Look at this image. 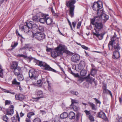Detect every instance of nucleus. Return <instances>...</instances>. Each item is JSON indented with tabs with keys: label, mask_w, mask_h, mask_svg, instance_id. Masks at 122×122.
<instances>
[{
	"label": "nucleus",
	"mask_w": 122,
	"mask_h": 122,
	"mask_svg": "<svg viewBox=\"0 0 122 122\" xmlns=\"http://www.w3.org/2000/svg\"><path fill=\"white\" fill-rule=\"evenodd\" d=\"M118 40V38L114 36L111 38L108 45L109 50H112L114 49L115 50L113 53V58L114 59H118L120 56L119 51L121 49V47L119 44Z\"/></svg>",
	"instance_id": "nucleus-1"
},
{
	"label": "nucleus",
	"mask_w": 122,
	"mask_h": 122,
	"mask_svg": "<svg viewBox=\"0 0 122 122\" xmlns=\"http://www.w3.org/2000/svg\"><path fill=\"white\" fill-rule=\"evenodd\" d=\"M64 45L60 44L55 49V50L51 52V55L53 57H55L61 54L63 52L66 50Z\"/></svg>",
	"instance_id": "nucleus-2"
},
{
	"label": "nucleus",
	"mask_w": 122,
	"mask_h": 122,
	"mask_svg": "<svg viewBox=\"0 0 122 122\" xmlns=\"http://www.w3.org/2000/svg\"><path fill=\"white\" fill-rule=\"evenodd\" d=\"M76 2L75 0H71L66 2V6L67 7H69V15L71 17H73L74 16V11L75 6L74 5Z\"/></svg>",
	"instance_id": "nucleus-3"
},
{
	"label": "nucleus",
	"mask_w": 122,
	"mask_h": 122,
	"mask_svg": "<svg viewBox=\"0 0 122 122\" xmlns=\"http://www.w3.org/2000/svg\"><path fill=\"white\" fill-rule=\"evenodd\" d=\"M36 61L37 64L41 67L43 69L46 70L51 71L54 72H56V70L51 68L46 63L38 60H36Z\"/></svg>",
	"instance_id": "nucleus-4"
},
{
	"label": "nucleus",
	"mask_w": 122,
	"mask_h": 122,
	"mask_svg": "<svg viewBox=\"0 0 122 122\" xmlns=\"http://www.w3.org/2000/svg\"><path fill=\"white\" fill-rule=\"evenodd\" d=\"M102 7V2L100 0H99L97 2H94L93 4L92 8L93 10L96 11L97 14H98L100 13V10H102L100 9H101Z\"/></svg>",
	"instance_id": "nucleus-5"
},
{
	"label": "nucleus",
	"mask_w": 122,
	"mask_h": 122,
	"mask_svg": "<svg viewBox=\"0 0 122 122\" xmlns=\"http://www.w3.org/2000/svg\"><path fill=\"white\" fill-rule=\"evenodd\" d=\"M103 25L101 22H96L95 26L94 27L93 32L97 33H99L103 28Z\"/></svg>",
	"instance_id": "nucleus-6"
},
{
	"label": "nucleus",
	"mask_w": 122,
	"mask_h": 122,
	"mask_svg": "<svg viewBox=\"0 0 122 122\" xmlns=\"http://www.w3.org/2000/svg\"><path fill=\"white\" fill-rule=\"evenodd\" d=\"M33 36L39 41L42 42L45 38V36L44 34L41 32H37L33 34Z\"/></svg>",
	"instance_id": "nucleus-7"
},
{
	"label": "nucleus",
	"mask_w": 122,
	"mask_h": 122,
	"mask_svg": "<svg viewBox=\"0 0 122 122\" xmlns=\"http://www.w3.org/2000/svg\"><path fill=\"white\" fill-rule=\"evenodd\" d=\"M29 77L31 79L36 80L37 79L38 76L37 72L34 69L29 70Z\"/></svg>",
	"instance_id": "nucleus-8"
},
{
	"label": "nucleus",
	"mask_w": 122,
	"mask_h": 122,
	"mask_svg": "<svg viewBox=\"0 0 122 122\" xmlns=\"http://www.w3.org/2000/svg\"><path fill=\"white\" fill-rule=\"evenodd\" d=\"M26 26H27V29L25 30L26 32H29L30 29L32 28L33 27H36L37 25L35 24H34L33 22L31 21L28 22H26L25 23Z\"/></svg>",
	"instance_id": "nucleus-9"
},
{
	"label": "nucleus",
	"mask_w": 122,
	"mask_h": 122,
	"mask_svg": "<svg viewBox=\"0 0 122 122\" xmlns=\"http://www.w3.org/2000/svg\"><path fill=\"white\" fill-rule=\"evenodd\" d=\"M98 15H101L102 19L101 21L102 22H105L109 18L108 15L103 13L102 10H100V13Z\"/></svg>",
	"instance_id": "nucleus-10"
},
{
	"label": "nucleus",
	"mask_w": 122,
	"mask_h": 122,
	"mask_svg": "<svg viewBox=\"0 0 122 122\" xmlns=\"http://www.w3.org/2000/svg\"><path fill=\"white\" fill-rule=\"evenodd\" d=\"M35 94L39 97H34L33 99H35L36 101L38 100L40 98L43 97L42 92L40 90H36L35 92Z\"/></svg>",
	"instance_id": "nucleus-11"
},
{
	"label": "nucleus",
	"mask_w": 122,
	"mask_h": 122,
	"mask_svg": "<svg viewBox=\"0 0 122 122\" xmlns=\"http://www.w3.org/2000/svg\"><path fill=\"white\" fill-rule=\"evenodd\" d=\"M80 59V57L79 55L77 54H75L73 55L71 57V61L74 62H78Z\"/></svg>",
	"instance_id": "nucleus-12"
},
{
	"label": "nucleus",
	"mask_w": 122,
	"mask_h": 122,
	"mask_svg": "<svg viewBox=\"0 0 122 122\" xmlns=\"http://www.w3.org/2000/svg\"><path fill=\"white\" fill-rule=\"evenodd\" d=\"M14 107L13 105L10 106L9 107V108L7 110V114L9 115H11L13 114L14 112Z\"/></svg>",
	"instance_id": "nucleus-13"
},
{
	"label": "nucleus",
	"mask_w": 122,
	"mask_h": 122,
	"mask_svg": "<svg viewBox=\"0 0 122 122\" xmlns=\"http://www.w3.org/2000/svg\"><path fill=\"white\" fill-rule=\"evenodd\" d=\"M20 118L18 113H17L16 116L12 117L11 120L12 122H20Z\"/></svg>",
	"instance_id": "nucleus-14"
},
{
	"label": "nucleus",
	"mask_w": 122,
	"mask_h": 122,
	"mask_svg": "<svg viewBox=\"0 0 122 122\" xmlns=\"http://www.w3.org/2000/svg\"><path fill=\"white\" fill-rule=\"evenodd\" d=\"M24 98V95L21 94H16L15 97V100L20 101H21L23 100Z\"/></svg>",
	"instance_id": "nucleus-15"
},
{
	"label": "nucleus",
	"mask_w": 122,
	"mask_h": 122,
	"mask_svg": "<svg viewBox=\"0 0 122 122\" xmlns=\"http://www.w3.org/2000/svg\"><path fill=\"white\" fill-rule=\"evenodd\" d=\"M85 63L84 61H81L78 65V69L80 70L83 69L85 66Z\"/></svg>",
	"instance_id": "nucleus-16"
},
{
	"label": "nucleus",
	"mask_w": 122,
	"mask_h": 122,
	"mask_svg": "<svg viewBox=\"0 0 122 122\" xmlns=\"http://www.w3.org/2000/svg\"><path fill=\"white\" fill-rule=\"evenodd\" d=\"M98 116L100 118H101L105 119L106 118V116L104 113L102 111H101L98 113Z\"/></svg>",
	"instance_id": "nucleus-17"
},
{
	"label": "nucleus",
	"mask_w": 122,
	"mask_h": 122,
	"mask_svg": "<svg viewBox=\"0 0 122 122\" xmlns=\"http://www.w3.org/2000/svg\"><path fill=\"white\" fill-rule=\"evenodd\" d=\"M21 69L20 67H18L15 68L14 71V74L15 75L17 76L20 74Z\"/></svg>",
	"instance_id": "nucleus-18"
},
{
	"label": "nucleus",
	"mask_w": 122,
	"mask_h": 122,
	"mask_svg": "<svg viewBox=\"0 0 122 122\" xmlns=\"http://www.w3.org/2000/svg\"><path fill=\"white\" fill-rule=\"evenodd\" d=\"M93 35L97 37H98L100 40H101L103 38L104 35L102 34H99V33H97L95 32H93Z\"/></svg>",
	"instance_id": "nucleus-19"
},
{
	"label": "nucleus",
	"mask_w": 122,
	"mask_h": 122,
	"mask_svg": "<svg viewBox=\"0 0 122 122\" xmlns=\"http://www.w3.org/2000/svg\"><path fill=\"white\" fill-rule=\"evenodd\" d=\"M53 22V20L52 19L50 18H49L48 16L46 17V22L47 25H51L52 24Z\"/></svg>",
	"instance_id": "nucleus-20"
},
{
	"label": "nucleus",
	"mask_w": 122,
	"mask_h": 122,
	"mask_svg": "<svg viewBox=\"0 0 122 122\" xmlns=\"http://www.w3.org/2000/svg\"><path fill=\"white\" fill-rule=\"evenodd\" d=\"M48 16V15H46L43 16L42 17L40 18L39 19V21L40 23L42 24H44L46 22V17Z\"/></svg>",
	"instance_id": "nucleus-21"
},
{
	"label": "nucleus",
	"mask_w": 122,
	"mask_h": 122,
	"mask_svg": "<svg viewBox=\"0 0 122 122\" xmlns=\"http://www.w3.org/2000/svg\"><path fill=\"white\" fill-rule=\"evenodd\" d=\"M90 74H88V76L86 77L87 79L86 81H87L91 83L92 82L94 81L95 80V79L92 78H91L90 76Z\"/></svg>",
	"instance_id": "nucleus-22"
},
{
	"label": "nucleus",
	"mask_w": 122,
	"mask_h": 122,
	"mask_svg": "<svg viewBox=\"0 0 122 122\" xmlns=\"http://www.w3.org/2000/svg\"><path fill=\"white\" fill-rule=\"evenodd\" d=\"M17 66L18 64L17 62L15 61H13L12 62L11 66V68L12 69H15L17 67H18V66Z\"/></svg>",
	"instance_id": "nucleus-23"
},
{
	"label": "nucleus",
	"mask_w": 122,
	"mask_h": 122,
	"mask_svg": "<svg viewBox=\"0 0 122 122\" xmlns=\"http://www.w3.org/2000/svg\"><path fill=\"white\" fill-rule=\"evenodd\" d=\"M75 114L73 112H70L69 117L70 119H74L75 118Z\"/></svg>",
	"instance_id": "nucleus-24"
},
{
	"label": "nucleus",
	"mask_w": 122,
	"mask_h": 122,
	"mask_svg": "<svg viewBox=\"0 0 122 122\" xmlns=\"http://www.w3.org/2000/svg\"><path fill=\"white\" fill-rule=\"evenodd\" d=\"M24 48L25 49H27L29 51L34 50V48L33 47L30 46L29 44L27 45Z\"/></svg>",
	"instance_id": "nucleus-25"
},
{
	"label": "nucleus",
	"mask_w": 122,
	"mask_h": 122,
	"mask_svg": "<svg viewBox=\"0 0 122 122\" xmlns=\"http://www.w3.org/2000/svg\"><path fill=\"white\" fill-rule=\"evenodd\" d=\"M68 116V113L66 112H63L60 116L61 118L62 119L66 118Z\"/></svg>",
	"instance_id": "nucleus-26"
},
{
	"label": "nucleus",
	"mask_w": 122,
	"mask_h": 122,
	"mask_svg": "<svg viewBox=\"0 0 122 122\" xmlns=\"http://www.w3.org/2000/svg\"><path fill=\"white\" fill-rule=\"evenodd\" d=\"M97 71V70L93 68L91 70V75L94 76L96 73Z\"/></svg>",
	"instance_id": "nucleus-27"
},
{
	"label": "nucleus",
	"mask_w": 122,
	"mask_h": 122,
	"mask_svg": "<svg viewBox=\"0 0 122 122\" xmlns=\"http://www.w3.org/2000/svg\"><path fill=\"white\" fill-rule=\"evenodd\" d=\"M46 15H45L44 14L42 13L41 12H39L37 13L36 15V16L38 18H42L44 16Z\"/></svg>",
	"instance_id": "nucleus-28"
},
{
	"label": "nucleus",
	"mask_w": 122,
	"mask_h": 122,
	"mask_svg": "<svg viewBox=\"0 0 122 122\" xmlns=\"http://www.w3.org/2000/svg\"><path fill=\"white\" fill-rule=\"evenodd\" d=\"M103 92L104 93L109 94L110 95L111 97H112V94L110 91L107 90L106 89H104L103 90Z\"/></svg>",
	"instance_id": "nucleus-29"
},
{
	"label": "nucleus",
	"mask_w": 122,
	"mask_h": 122,
	"mask_svg": "<svg viewBox=\"0 0 122 122\" xmlns=\"http://www.w3.org/2000/svg\"><path fill=\"white\" fill-rule=\"evenodd\" d=\"M17 76V79L20 81H22L24 79V77L22 75L20 74Z\"/></svg>",
	"instance_id": "nucleus-30"
},
{
	"label": "nucleus",
	"mask_w": 122,
	"mask_h": 122,
	"mask_svg": "<svg viewBox=\"0 0 122 122\" xmlns=\"http://www.w3.org/2000/svg\"><path fill=\"white\" fill-rule=\"evenodd\" d=\"M87 71L85 70H81L80 72V75L82 76H84L86 74Z\"/></svg>",
	"instance_id": "nucleus-31"
},
{
	"label": "nucleus",
	"mask_w": 122,
	"mask_h": 122,
	"mask_svg": "<svg viewBox=\"0 0 122 122\" xmlns=\"http://www.w3.org/2000/svg\"><path fill=\"white\" fill-rule=\"evenodd\" d=\"M90 106L92 107V109L94 110H96V108L95 105L92 103H89Z\"/></svg>",
	"instance_id": "nucleus-32"
},
{
	"label": "nucleus",
	"mask_w": 122,
	"mask_h": 122,
	"mask_svg": "<svg viewBox=\"0 0 122 122\" xmlns=\"http://www.w3.org/2000/svg\"><path fill=\"white\" fill-rule=\"evenodd\" d=\"M2 90L5 92L11 93L13 95H14L15 94V92H12L11 91L7 90L5 89H2Z\"/></svg>",
	"instance_id": "nucleus-33"
},
{
	"label": "nucleus",
	"mask_w": 122,
	"mask_h": 122,
	"mask_svg": "<svg viewBox=\"0 0 122 122\" xmlns=\"http://www.w3.org/2000/svg\"><path fill=\"white\" fill-rule=\"evenodd\" d=\"M12 84L14 85H18L20 84V83L17 82L16 79H15L12 81Z\"/></svg>",
	"instance_id": "nucleus-34"
},
{
	"label": "nucleus",
	"mask_w": 122,
	"mask_h": 122,
	"mask_svg": "<svg viewBox=\"0 0 122 122\" xmlns=\"http://www.w3.org/2000/svg\"><path fill=\"white\" fill-rule=\"evenodd\" d=\"M48 89L49 91L51 92L52 93L54 92L53 89L51 87L50 84H49L48 85Z\"/></svg>",
	"instance_id": "nucleus-35"
},
{
	"label": "nucleus",
	"mask_w": 122,
	"mask_h": 122,
	"mask_svg": "<svg viewBox=\"0 0 122 122\" xmlns=\"http://www.w3.org/2000/svg\"><path fill=\"white\" fill-rule=\"evenodd\" d=\"M101 16L100 15V16H97L96 17H95L94 18L95 19V21L97 22L101 21V20H102L101 18Z\"/></svg>",
	"instance_id": "nucleus-36"
},
{
	"label": "nucleus",
	"mask_w": 122,
	"mask_h": 122,
	"mask_svg": "<svg viewBox=\"0 0 122 122\" xmlns=\"http://www.w3.org/2000/svg\"><path fill=\"white\" fill-rule=\"evenodd\" d=\"M35 113L32 112H30L27 114V117L29 118H30L32 116L34 115Z\"/></svg>",
	"instance_id": "nucleus-37"
},
{
	"label": "nucleus",
	"mask_w": 122,
	"mask_h": 122,
	"mask_svg": "<svg viewBox=\"0 0 122 122\" xmlns=\"http://www.w3.org/2000/svg\"><path fill=\"white\" fill-rule=\"evenodd\" d=\"M2 118L3 120L5 122H8V118L6 115L3 116Z\"/></svg>",
	"instance_id": "nucleus-38"
},
{
	"label": "nucleus",
	"mask_w": 122,
	"mask_h": 122,
	"mask_svg": "<svg viewBox=\"0 0 122 122\" xmlns=\"http://www.w3.org/2000/svg\"><path fill=\"white\" fill-rule=\"evenodd\" d=\"M71 102L72 104L71 105H73L74 103H79V102L76 100L75 99H72Z\"/></svg>",
	"instance_id": "nucleus-39"
},
{
	"label": "nucleus",
	"mask_w": 122,
	"mask_h": 122,
	"mask_svg": "<svg viewBox=\"0 0 122 122\" xmlns=\"http://www.w3.org/2000/svg\"><path fill=\"white\" fill-rule=\"evenodd\" d=\"M69 72L71 73L72 75H73L75 76L76 77L78 75L77 74H75L74 73H73L72 71L71 70V68H69Z\"/></svg>",
	"instance_id": "nucleus-40"
},
{
	"label": "nucleus",
	"mask_w": 122,
	"mask_h": 122,
	"mask_svg": "<svg viewBox=\"0 0 122 122\" xmlns=\"http://www.w3.org/2000/svg\"><path fill=\"white\" fill-rule=\"evenodd\" d=\"M27 26H26L25 25L23 26L21 28V29L22 30H23L24 31V32L25 33H27L28 32H26L25 31V30L27 29Z\"/></svg>",
	"instance_id": "nucleus-41"
},
{
	"label": "nucleus",
	"mask_w": 122,
	"mask_h": 122,
	"mask_svg": "<svg viewBox=\"0 0 122 122\" xmlns=\"http://www.w3.org/2000/svg\"><path fill=\"white\" fill-rule=\"evenodd\" d=\"M33 122H41L40 119L39 118H35L33 121Z\"/></svg>",
	"instance_id": "nucleus-42"
},
{
	"label": "nucleus",
	"mask_w": 122,
	"mask_h": 122,
	"mask_svg": "<svg viewBox=\"0 0 122 122\" xmlns=\"http://www.w3.org/2000/svg\"><path fill=\"white\" fill-rule=\"evenodd\" d=\"M95 20L94 18L91 19V24L93 25H95Z\"/></svg>",
	"instance_id": "nucleus-43"
},
{
	"label": "nucleus",
	"mask_w": 122,
	"mask_h": 122,
	"mask_svg": "<svg viewBox=\"0 0 122 122\" xmlns=\"http://www.w3.org/2000/svg\"><path fill=\"white\" fill-rule=\"evenodd\" d=\"M5 105H10L12 104L11 102L9 100H6L5 101Z\"/></svg>",
	"instance_id": "nucleus-44"
},
{
	"label": "nucleus",
	"mask_w": 122,
	"mask_h": 122,
	"mask_svg": "<svg viewBox=\"0 0 122 122\" xmlns=\"http://www.w3.org/2000/svg\"><path fill=\"white\" fill-rule=\"evenodd\" d=\"M84 112L87 115H88L89 116L91 115V112L90 111L85 110L84 111Z\"/></svg>",
	"instance_id": "nucleus-45"
},
{
	"label": "nucleus",
	"mask_w": 122,
	"mask_h": 122,
	"mask_svg": "<svg viewBox=\"0 0 122 122\" xmlns=\"http://www.w3.org/2000/svg\"><path fill=\"white\" fill-rule=\"evenodd\" d=\"M81 22L80 21L78 23L76 26V28L77 29H78L80 28L81 25Z\"/></svg>",
	"instance_id": "nucleus-46"
},
{
	"label": "nucleus",
	"mask_w": 122,
	"mask_h": 122,
	"mask_svg": "<svg viewBox=\"0 0 122 122\" xmlns=\"http://www.w3.org/2000/svg\"><path fill=\"white\" fill-rule=\"evenodd\" d=\"M3 70L1 69L0 70V77L3 78Z\"/></svg>",
	"instance_id": "nucleus-47"
},
{
	"label": "nucleus",
	"mask_w": 122,
	"mask_h": 122,
	"mask_svg": "<svg viewBox=\"0 0 122 122\" xmlns=\"http://www.w3.org/2000/svg\"><path fill=\"white\" fill-rule=\"evenodd\" d=\"M73 110L75 111H77L79 109V108L78 107L75 106H73Z\"/></svg>",
	"instance_id": "nucleus-48"
},
{
	"label": "nucleus",
	"mask_w": 122,
	"mask_h": 122,
	"mask_svg": "<svg viewBox=\"0 0 122 122\" xmlns=\"http://www.w3.org/2000/svg\"><path fill=\"white\" fill-rule=\"evenodd\" d=\"M71 93L73 95H77L78 94V93L76 91H71Z\"/></svg>",
	"instance_id": "nucleus-49"
},
{
	"label": "nucleus",
	"mask_w": 122,
	"mask_h": 122,
	"mask_svg": "<svg viewBox=\"0 0 122 122\" xmlns=\"http://www.w3.org/2000/svg\"><path fill=\"white\" fill-rule=\"evenodd\" d=\"M89 119L92 122H94V120L93 117L92 116H90L89 117Z\"/></svg>",
	"instance_id": "nucleus-50"
},
{
	"label": "nucleus",
	"mask_w": 122,
	"mask_h": 122,
	"mask_svg": "<svg viewBox=\"0 0 122 122\" xmlns=\"http://www.w3.org/2000/svg\"><path fill=\"white\" fill-rule=\"evenodd\" d=\"M94 99L95 100V101L96 102H97V104H100L101 102L100 101L98 100L97 99H96V98H94Z\"/></svg>",
	"instance_id": "nucleus-51"
},
{
	"label": "nucleus",
	"mask_w": 122,
	"mask_h": 122,
	"mask_svg": "<svg viewBox=\"0 0 122 122\" xmlns=\"http://www.w3.org/2000/svg\"><path fill=\"white\" fill-rule=\"evenodd\" d=\"M39 30L41 31H43L44 30V27L43 26H40L38 27Z\"/></svg>",
	"instance_id": "nucleus-52"
},
{
	"label": "nucleus",
	"mask_w": 122,
	"mask_h": 122,
	"mask_svg": "<svg viewBox=\"0 0 122 122\" xmlns=\"http://www.w3.org/2000/svg\"><path fill=\"white\" fill-rule=\"evenodd\" d=\"M38 18L36 16H33L32 18V19L34 21H36Z\"/></svg>",
	"instance_id": "nucleus-53"
},
{
	"label": "nucleus",
	"mask_w": 122,
	"mask_h": 122,
	"mask_svg": "<svg viewBox=\"0 0 122 122\" xmlns=\"http://www.w3.org/2000/svg\"><path fill=\"white\" fill-rule=\"evenodd\" d=\"M16 33L17 34V35L19 36L20 37H22V36L21 35H20L19 33L18 32V30H16Z\"/></svg>",
	"instance_id": "nucleus-54"
},
{
	"label": "nucleus",
	"mask_w": 122,
	"mask_h": 122,
	"mask_svg": "<svg viewBox=\"0 0 122 122\" xmlns=\"http://www.w3.org/2000/svg\"><path fill=\"white\" fill-rule=\"evenodd\" d=\"M81 46L83 48L87 50L88 49V48L85 45H82Z\"/></svg>",
	"instance_id": "nucleus-55"
},
{
	"label": "nucleus",
	"mask_w": 122,
	"mask_h": 122,
	"mask_svg": "<svg viewBox=\"0 0 122 122\" xmlns=\"http://www.w3.org/2000/svg\"><path fill=\"white\" fill-rule=\"evenodd\" d=\"M54 16V17L55 18H57L58 16V15L57 14H56L55 13H54L52 14Z\"/></svg>",
	"instance_id": "nucleus-56"
},
{
	"label": "nucleus",
	"mask_w": 122,
	"mask_h": 122,
	"mask_svg": "<svg viewBox=\"0 0 122 122\" xmlns=\"http://www.w3.org/2000/svg\"><path fill=\"white\" fill-rule=\"evenodd\" d=\"M25 121L26 122H30L31 120L30 119V118H26Z\"/></svg>",
	"instance_id": "nucleus-57"
},
{
	"label": "nucleus",
	"mask_w": 122,
	"mask_h": 122,
	"mask_svg": "<svg viewBox=\"0 0 122 122\" xmlns=\"http://www.w3.org/2000/svg\"><path fill=\"white\" fill-rule=\"evenodd\" d=\"M76 22H72V24L74 28H75L76 25Z\"/></svg>",
	"instance_id": "nucleus-58"
},
{
	"label": "nucleus",
	"mask_w": 122,
	"mask_h": 122,
	"mask_svg": "<svg viewBox=\"0 0 122 122\" xmlns=\"http://www.w3.org/2000/svg\"><path fill=\"white\" fill-rule=\"evenodd\" d=\"M59 118L56 117L55 118L54 122H58L59 120Z\"/></svg>",
	"instance_id": "nucleus-59"
},
{
	"label": "nucleus",
	"mask_w": 122,
	"mask_h": 122,
	"mask_svg": "<svg viewBox=\"0 0 122 122\" xmlns=\"http://www.w3.org/2000/svg\"><path fill=\"white\" fill-rule=\"evenodd\" d=\"M37 84L40 85L41 84V80H38L37 81Z\"/></svg>",
	"instance_id": "nucleus-60"
},
{
	"label": "nucleus",
	"mask_w": 122,
	"mask_h": 122,
	"mask_svg": "<svg viewBox=\"0 0 122 122\" xmlns=\"http://www.w3.org/2000/svg\"><path fill=\"white\" fill-rule=\"evenodd\" d=\"M80 114L79 113H77L76 115V119L78 120L79 118Z\"/></svg>",
	"instance_id": "nucleus-61"
},
{
	"label": "nucleus",
	"mask_w": 122,
	"mask_h": 122,
	"mask_svg": "<svg viewBox=\"0 0 122 122\" xmlns=\"http://www.w3.org/2000/svg\"><path fill=\"white\" fill-rule=\"evenodd\" d=\"M68 22L69 24V25H70V27L71 28V30L72 29V26L71 24V22L69 20H68Z\"/></svg>",
	"instance_id": "nucleus-62"
},
{
	"label": "nucleus",
	"mask_w": 122,
	"mask_h": 122,
	"mask_svg": "<svg viewBox=\"0 0 122 122\" xmlns=\"http://www.w3.org/2000/svg\"><path fill=\"white\" fill-rule=\"evenodd\" d=\"M18 56H19L23 57L24 58H26V56H25L24 55H22V54H21V55L19 54Z\"/></svg>",
	"instance_id": "nucleus-63"
},
{
	"label": "nucleus",
	"mask_w": 122,
	"mask_h": 122,
	"mask_svg": "<svg viewBox=\"0 0 122 122\" xmlns=\"http://www.w3.org/2000/svg\"><path fill=\"white\" fill-rule=\"evenodd\" d=\"M83 79H82L80 78L78 80V81L80 83H81L83 81Z\"/></svg>",
	"instance_id": "nucleus-64"
}]
</instances>
